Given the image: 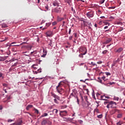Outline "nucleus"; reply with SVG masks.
<instances>
[{"instance_id": "22", "label": "nucleus", "mask_w": 125, "mask_h": 125, "mask_svg": "<svg viewBox=\"0 0 125 125\" xmlns=\"http://www.w3.org/2000/svg\"><path fill=\"white\" fill-rule=\"evenodd\" d=\"M1 27H2V28H6V27H7V25L5 23H3L1 25Z\"/></svg>"}, {"instance_id": "3", "label": "nucleus", "mask_w": 125, "mask_h": 125, "mask_svg": "<svg viewBox=\"0 0 125 125\" xmlns=\"http://www.w3.org/2000/svg\"><path fill=\"white\" fill-rule=\"evenodd\" d=\"M61 6L56 7L55 8L53 9V11L56 13H61Z\"/></svg>"}, {"instance_id": "41", "label": "nucleus", "mask_w": 125, "mask_h": 125, "mask_svg": "<svg viewBox=\"0 0 125 125\" xmlns=\"http://www.w3.org/2000/svg\"><path fill=\"white\" fill-rule=\"evenodd\" d=\"M83 54L82 53L81 54H80V55H79V57H81V58H83Z\"/></svg>"}, {"instance_id": "38", "label": "nucleus", "mask_w": 125, "mask_h": 125, "mask_svg": "<svg viewBox=\"0 0 125 125\" xmlns=\"http://www.w3.org/2000/svg\"><path fill=\"white\" fill-rule=\"evenodd\" d=\"M57 24V22L56 21H54L52 23L53 26H55V25H56Z\"/></svg>"}, {"instance_id": "39", "label": "nucleus", "mask_w": 125, "mask_h": 125, "mask_svg": "<svg viewBox=\"0 0 125 125\" xmlns=\"http://www.w3.org/2000/svg\"><path fill=\"white\" fill-rule=\"evenodd\" d=\"M14 43H16V42H12V43H11V46H15V45H13V44H14Z\"/></svg>"}, {"instance_id": "19", "label": "nucleus", "mask_w": 125, "mask_h": 125, "mask_svg": "<svg viewBox=\"0 0 125 125\" xmlns=\"http://www.w3.org/2000/svg\"><path fill=\"white\" fill-rule=\"evenodd\" d=\"M62 20H64V18H60L59 17H58V21L59 22H60V21H62Z\"/></svg>"}, {"instance_id": "49", "label": "nucleus", "mask_w": 125, "mask_h": 125, "mask_svg": "<svg viewBox=\"0 0 125 125\" xmlns=\"http://www.w3.org/2000/svg\"><path fill=\"white\" fill-rule=\"evenodd\" d=\"M78 123H79L80 124H83V121L82 120H80L78 121Z\"/></svg>"}, {"instance_id": "34", "label": "nucleus", "mask_w": 125, "mask_h": 125, "mask_svg": "<svg viewBox=\"0 0 125 125\" xmlns=\"http://www.w3.org/2000/svg\"><path fill=\"white\" fill-rule=\"evenodd\" d=\"M54 103H56V104H58V101L56 99H54Z\"/></svg>"}, {"instance_id": "31", "label": "nucleus", "mask_w": 125, "mask_h": 125, "mask_svg": "<svg viewBox=\"0 0 125 125\" xmlns=\"http://www.w3.org/2000/svg\"><path fill=\"white\" fill-rule=\"evenodd\" d=\"M36 66H37V65L33 64L32 67V68H33L34 69H35V70H36L37 69V67H36Z\"/></svg>"}, {"instance_id": "52", "label": "nucleus", "mask_w": 125, "mask_h": 125, "mask_svg": "<svg viewBox=\"0 0 125 125\" xmlns=\"http://www.w3.org/2000/svg\"><path fill=\"white\" fill-rule=\"evenodd\" d=\"M92 94V97H93V98H94V99H96L95 98V95H94V93H93Z\"/></svg>"}, {"instance_id": "15", "label": "nucleus", "mask_w": 125, "mask_h": 125, "mask_svg": "<svg viewBox=\"0 0 125 125\" xmlns=\"http://www.w3.org/2000/svg\"><path fill=\"white\" fill-rule=\"evenodd\" d=\"M99 83H102V84H104V85H106L107 84H106L105 83H102V80L101 79H100V78H99Z\"/></svg>"}, {"instance_id": "57", "label": "nucleus", "mask_w": 125, "mask_h": 125, "mask_svg": "<svg viewBox=\"0 0 125 125\" xmlns=\"http://www.w3.org/2000/svg\"><path fill=\"white\" fill-rule=\"evenodd\" d=\"M22 44H26V42H23L21 43L20 45H22Z\"/></svg>"}, {"instance_id": "23", "label": "nucleus", "mask_w": 125, "mask_h": 125, "mask_svg": "<svg viewBox=\"0 0 125 125\" xmlns=\"http://www.w3.org/2000/svg\"><path fill=\"white\" fill-rule=\"evenodd\" d=\"M89 65H92L93 66H97V64H96V63H95V62H91L90 63H89Z\"/></svg>"}, {"instance_id": "64", "label": "nucleus", "mask_w": 125, "mask_h": 125, "mask_svg": "<svg viewBox=\"0 0 125 125\" xmlns=\"http://www.w3.org/2000/svg\"><path fill=\"white\" fill-rule=\"evenodd\" d=\"M10 125H15V123L10 124Z\"/></svg>"}, {"instance_id": "48", "label": "nucleus", "mask_w": 125, "mask_h": 125, "mask_svg": "<svg viewBox=\"0 0 125 125\" xmlns=\"http://www.w3.org/2000/svg\"><path fill=\"white\" fill-rule=\"evenodd\" d=\"M56 99H57L58 100H60V97L58 96H57L56 97Z\"/></svg>"}, {"instance_id": "11", "label": "nucleus", "mask_w": 125, "mask_h": 125, "mask_svg": "<svg viewBox=\"0 0 125 125\" xmlns=\"http://www.w3.org/2000/svg\"><path fill=\"white\" fill-rule=\"evenodd\" d=\"M52 112H53V114H54V116H56V115H57V113H58V110L54 109Z\"/></svg>"}, {"instance_id": "51", "label": "nucleus", "mask_w": 125, "mask_h": 125, "mask_svg": "<svg viewBox=\"0 0 125 125\" xmlns=\"http://www.w3.org/2000/svg\"><path fill=\"white\" fill-rule=\"evenodd\" d=\"M95 111H96L97 113H99V109L96 108V109L95 110Z\"/></svg>"}, {"instance_id": "6", "label": "nucleus", "mask_w": 125, "mask_h": 125, "mask_svg": "<svg viewBox=\"0 0 125 125\" xmlns=\"http://www.w3.org/2000/svg\"><path fill=\"white\" fill-rule=\"evenodd\" d=\"M45 34L46 37H52L53 36V33L50 30L48 31Z\"/></svg>"}, {"instance_id": "18", "label": "nucleus", "mask_w": 125, "mask_h": 125, "mask_svg": "<svg viewBox=\"0 0 125 125\" xmlns=\"http://www.w3.org/2000/svg\"><path fill=\"white\" fill-rule=\"evenodd\" d=\"M0 58V61H4L6 59V57H2Z\"/></svg>"}, {"instance_id": "47", "label": "nucleus", "mask_w": 125, "mask_h": 125, "mask_svg": "<svg viewBox=\"0 0 125 125\" xmlns=\"http://www.w3.org/2000/svg\"><path fill=\"white\" fill-rule=\"evenodd\" d=\"M104 104V105H108L109 104V102H105Z\"/></svg>"}, {"instance_id": "8", "label": "nucleus", "mask_w": 125, "mask_h": 125, "mask_svg": "<svg viewBox=\"0 0 125 125\" xmlns=\"http://www.w3.org/2000/svg\"><path fill=\"white\" fill-rule=\"evenodd\" d=\"M60 1H58L57 0L54 1V2H53V5H54V6H60Z\"/></svg>"}, {"instance_id": "56", "label": "nucleus", "mask_w": 125, "mask_h": 125, "mask_svg": "<svg viewBox=\"0 0 125 125\" xmlns=\"http://www.w3.org/2000/svg\"><path fill=\"white\" fill-rule=\"evenodd\" d=\"M3 86L7 87V85L6 83H3Z\"/></svg>"}, {"instance_id": "10", "label": "nucleus", "mask_w": 125, "mask_h": 125, "mask_svg": "<svg viewBox=\"0 0 125 125\" xmlns=\"http://www.w3.org/2000/svg\"><path fill=\"white\" fill-rule=\"evenodd\" d=\"M67 111L64 110V111H61L60 113V115L61 117H62V114L63 115V116H66L67 115Z\"/></svg>"}, {"instance_id": "5", "label": "nucleus", "mask_w": 125, "mask_h": 125, "mask_svg": "<svg viewBox=\"0 0 125 125\" xmlns=\"http://www.w3.org/2000/svg\"><path fill=\"white\" fill-rule=\"evenodd\" d=\"M86 16L88 18H92L94 16V13L92 11L88 12L86 13Z\"/></svg>"}, {"instance_id": "21", "label": "nucleus", "mask_w": 125, "mask_h": 125, "mask_svg": "<svg viewBox=\"0 0 125 125\" xmlns=\"http://www.w3.org/2000/svg\"><path fill=\"white\" fill-rule=\"evenodd\" d=\"M123 124H124V123H123V121H120L119 122L117 123V125H123Z\"/></svg>"}, {"instance_id": "24", "label": "nucleus", "mask_w": 125, "mask_h": 125, "mask_svg": "<svg viewBox=\"0 0 125 125\" xmlns=\"http://www.w3.org/2000/svg\"><path fill=\"white\" fill-rule=\"evenodd\" d=\"M10 99H11V97H10V96H9V97H7V100L6 101H3V102L5 103V102H6V101H7L8 100H10Z\"/></svg>"}, {"instance_id": "40", "label": "nucleus", "mask_w": 125, "mask_h": 125, "mask_svg": "<svg viewBox=\"0 0 125 125\" xmlns=\"http://www.w3.org/2000/svg\"><path fill=\"white\" fill-rule=\"evenodd\" d=\"M14 121L13 120L11 119H8L7 120L8 123H11V122H13Z\"/></svg>"}, {"instance_id": "59", "label": "nucleus", "mask_w": 125, "mask_h": 125, "mask_svg": "<svg viewBox=\"0 0 125 125\" xmlns=\"http://www.w3.org/2000/svg\"><path fill=\"white\" fill-rule=\"evenodd\" d=\"M83 65H84V63H81L79 64V66H83Z\"/></svg>"}, {"instance_id": "36", "label": "nucleus", "mask_w": 125, "mask_h": 125, "mask_svg": "<svg viewBox=\"0 0 125 125\" xmlns=\"http://www.w3.org/2000/svg\"><path fill=\"white\" fill-rule=\"evenodd\" d=\"M122 117V114H118V115H117V118H121Z\"/></svg>"}, {"instance_id": "17", "label": "nucleus", "mask_w": 125, "mask_h": 125, "mask_svg": "<svg viewBox=\"0 0 125 125\" xmlns=\"http://www.w3.org/2000/svg\"><path fill=\"white\" fill-rule=\"evenodd\" d=\"M47 116H48V114L46 113H44L41 116V118H43V117H47Z\"/></svg>"}, {"instance_id": "55", "label": "nucleus", "mask_w": 125, "mask_h": 125, "mask_svg": "<svg viewBox=\"0 0 125 125\" xmlns=\"http://www.w3.org/2000/svg\"><path fill=\"white\" fill-rule=\"evenodd\" d=\"M49 113H50V116H51L52 115H54V114L53 113V112L52 111H50Z\"/></svg>"}, {"instance_id": "30", "label": "nucleus", "mask_w": 125, "mask_h": 125, "mask_svg": "<svg viewBox=\"0 0 125 125\" xmlns=\"http://www.w3.org/2000/svg\"><path fill=\"white\" fill-rule=\"evenodd\" d=\"M44 7H45L46 10H48V5L46 4V5H45Z\"/></svg>"}, {"instance_id": "54", "label": "nucleus", "mask_w": 125, "mask_h": 125, "mask_svg": "<svg viewBox=\"0 0 125 125\" xmlns=\"http://www.w3.org/2000/svg\"><path fill=\"white\" fill-rule=\"evenodd\" d=\"M102 79H103V80L104 81V82H105V81H106V80H105V79H106V77L103 76V77H102Z\"/></svg>"}, {"instance_id": "37", "label": "nucleus", "mask_w": 125, "mask_h": 125, "mask_svg": "<svg viewBox=\"0 0 125 125\" xmlns=\"http://www.w3.org/2000/svg\"><path fill=\"white\" fill-rule=\"evenodd\" d=\"M52 96H53V97H54V98H56L57 95H55V94H52Z\"/></svg>"}, {"instance_id": "43", "label": "nucleus", "mask_w": 125, "mask_h": 125, "mask_svg": "<svg viewBox=\"0 0 125 125\" xmlns=\"http://www.w3.org/2000/svg\"><path fill=\"white\" fill-rule=\"evenodd\" d=\"M35 113L36 114H39V110H38L37 109H35Z\"/></svg>"}, {"instance_id": "63", "label": "nucleus", "mask_w": 125, "mask_h": 125, "mask_svg": "<svg viewBox=\"0 0 125 125\" xmlns=\"http://www.w3.org/2000/svg\"><path fill=\"white\" fill-rule=\"evenodd\" d=\"M38 71L39 73H42V70H41V69H38Z\"/></svg>"}, {"instance_id": "16", "label": "nucleus", "mask_w": 125, "mask_h": 125, "mask_svg": "<svg viewBox=\"0 0 125 125\" xmlns=\"http://www.w3.org/2000/svg\"><path fill=\"white\" fill-rule=\"evenodd\" d=\"M122 51H123V48H120L116 51V52L120 53V52H122Z\"/></svg>"}, {"instance_id": "42", "label": "nucleus", "mask_w": 125, "mask_h": 125, "mask_svg": "<svg viewBox=\"0 0 125 125\" xmlns=\"http://www.w3.org/2000/svg\"><path fill=\"white\" fill-rule=\"evenodd\" d=\"M76 98H77V103L79 104H80V100H79V98H78V97H77Z\"/></svg>"}, {"instance_id": "14", "label": "nucleus", "mask_w": 125, "mask_h": 125, "mask_svg": "<svg viewBox=\"0 0 125 125\" xmlns=\"http://www.w3.org/2000/svg\"><path fill=\"white\" fill-rule=\"evenodd\" d=\"M47 123V121L45 120H44L42 121V125H45Z\"/></svg>"}, {"instance_id": "7", "label": "nucleus", "mask_w": 125, "mask_h": 125, "mask_svg": "<svg viewBox=\"0 0 125 125\" xmlns=\"http://www.w3.org/2000/svg\"><path fill=\"white\" fill-rule=\"evenodd\" d=\"M111 42H112V38H107L105 41L103 42V44H108V43H109Z\"/></svg>"}, {"instance_id": "20", "label": "nucleus", "mask_w": 125, "mask_h": 125, "mask_svg": "<svg viewBox=\"0 0 125 125\" xmlns=\"http://www.w3.org/2000/svg\"><path fill=\"white\" fill-rule=\"evenodd\" d=\"M49 44H48V45H50V46H53L52 45V40H49Z\"/></svg>"}, {"instance_id": "44", "label": "nucleus", "mask_w": 125, "mask_h": 125, "mask_svg": "<svg viewBox=\"0 0 125 125\" xmlns=\"http://www.w3.org/2000/svg\"><path fill=\"white\" fill-rule=\"evenodd\" d=\"M33 53H34V54H37V52L34 51L33 52H31L30 53V54L32 55V54H33Z\"/></svg>"}, {"instance_id": "13", "label": "nucleus", "mask_w": 125, "mask_h": 125, "mask_svg": "<svg viewBox=\"0 0 125 125\" xmlns=\"http://www.w3.org/2000/svg\"><path fill=\"white\" fill-rule=\"evenodd\" d=\"M30 108H33V105L29 104L27 106L26 109L28 111Z\"/></svg>"}, {"instance_id": "29", "label": "nucleus", "mask_w": 125, "mask_h": 125, "mask_svg": "<svg viewBox=\"0 0 125 125\" xmlns=\"http://www.w3.org/2000/svg\"><path fill=\"white\" fill-rule=\"evenodd\" d=\"M104 24L105 25H108V26H110V23L107 21L104 22Z\"/></svg>"}, {"instance_id": "61", "label": "nucleus", "mask_w": 125, "mask_h": 125, "mask_svg": "<svg viewBox=\"0 0 125 125\" xmlns=\"http://www.w3.org/2000/svg\"><path fill=\"white\" fill-rule=\"evenodd\" d=\"M71 28H70L69 29V32H68L69 34H71Z\"/></svg>"}, {"instance_id": "4", "label": "nucleus", "mask_w": 125, "mask_h": 125, "mask_svg": "<svg viewBox=\"0 0 125 125\" xmlns=\"http://www.w3.org/2000/svg\"><path fill=\"white\" fill-rule=\"evenodd\" d=\"M80 51L82 52L83 55H85V54H86V52H87V50L85 47H81L80 49Z\"/></svg>"}, {"instance_id": "25", "label": "nucleus", "mask_w": 125, "mask_h": 125, "mask_svg": "<svg viewBox=\"0 0 125 125\" xmlns=\"http://www.w3.org/2000/svg\"><path fill=\"white\" fill-rule=\"evenodd\" d=\"M82 21H83L84 26H86V23H87V21H84V20H82Z\"/></svg>"}, {"instance_id": "35", "label": "nucleus", "mask_w": 125, "mask_h": 125, "mask_svg": "<svg viewBox=\"0 0 125 125\" xmlns=\"http://www.w3.org/2000/svg\"><path fill=\"white\" fill-rule=\"evenodd\" d=\"M105 75L106 76H111V73L110 72H105Z\"/></svg>"}, {"instance_id": "2", "label": "nucleus", "mask_w": 125, "mask_h": 125, "mask_svg": "<svg viewBox=\"0 0 125 125\" xmlns=\"http://www.w3.org/2000/svg\"><path fill=\"white\" fill-rule=\"evenodd\" d=\"M116 106H117V103L114 101L109 102L108 104L106 105V107L107 109L109 108H116Z\"/></svg>"}, {"instance_id": "62", "label": "nucleus", "mask_w": 125, "mask_h": 125, "mask_svg": "<svg viewBox=\"0 0 125 125\" xmlns=\"http://www.w3.org/2000/svg\"><path fill=\"white\" fill-rule=\"evenodd\" d=\"M104 29H108V26H106L104 27Z\"/></svg>"}, {"instance_id": "46", "label": "nucleus", "mask_w": 125, "mask_h": 125, "mask_svg": "<svg viewBox=\"0 0 125 125\" xmlns=\"http://www.w3.org/2000/svg\"><path fill=\"white\" fill-rule=\"evenodd\" d=\"M97 64H102L103 63V62L102 61H100V62H98Z\"/></svg>"}, {"instance_id": "9", "label": "nucleus", "mask_w": 125, "mask_h": 125, "mask_svg": "<svg viewBox=\"0 0 125 125\" xmlns=\"http://www.w3.org/2000/svg\"><path fill=\"white\" fill-rule=\"evenodd\" d=\"M46 54H47V51L45 49H43V54L41 57L44 58L46 56Z\"/></svg>"}, {"instance_id": "53", "label": "nucleus", "mask_w": 125, "mask_h": 125, "mask_svg": "<svg viewBox=\"0 0 125 125\" xmlns=\"http://www.w3.org/2000/svg\"><path fill=\"white\" fill-rule=\"evenodd\" d=\"M105 1V0H101V3L102 4V3H104V2Z\"/></svg>"}, {"instance_id": "1", "label": "nucleus", "mask_w": 125, "mask_h": 125, "mask_svg": "<svg viewBox=\"0 0 125 125\" xmlns=\"http://www.w3.org/2000/svg\"><path fill=\"white\" fill-rule=\"evenodd\" d=\"M63 85H64V82L63 81H61L56 87L57 91L58 93H60V94H62V93L64 92V90L62 88Z\"/></svg>"}, {"instance_id": "12", "label": "nucleus", "mask_w": 125, "mask_h": 125, "mask_svg": "<svg viewBox=\"0 0 125 125\" xmlns=\"http://www.w3.org/2000/svg\"><path fill=\"white\" fill-rule=\"evenodd\" d=\"M22 121L21 120L20 121H18L16 122L15 124V125H22Z\"/></svg>"}, {"instance_id": "33", "label": "nucleus", "mask_w": 125, "mask_h": 125, "mask_svg": "<svg viewBox=\"0 0 125 125\" xmlns=\"http://www.w3.org/2000/svg\"><path fill=\"white\" fill-rule=\"evenodd\" d=\"M21 48H28V46L23 45L22 46H21Z\"/></svg>"}, {"instance_id": "50", "label": "nucleus", "mask_w": 125, "mask_h": 125, "mask_svg": "<svg viewBox=\"0 0 125 125\" xmlns=\"http://www.w3.org/2000/svg\"><path fill=\"white\" fill-rule=\"evenodd\" d=\"M0 78H2V79H3V76H2V73H0Z\"/></svg>"}, {"instance_id": "32", "label": "nucleus", "mask_w": 125, "mask_h": 125, "mask_svg": "<svg viewBox=\"0 0 125 125\" xmlns=\"http://www.w3.org/2000/svg\"><path fill=\"white\" fill-rule=\"evenodd\" d=\"M50 25H51V23H50L49 22L46 23V27H49V26H50Z\"/></svg>"}, {"instance_id": "26", "label": "nucleus", "mask_w": 125, "mask_h": 125, "mask_svg": "<svg viewBox=\"0 0 125 125\" xmlns=\"http://www.w3.org/2000/svg\"><path fill=\"white\" fill-rule=\"evenodd\" d=\"M103 117V115L102 114L98 115V116H97V117H98L99 119H102Z\"/></svg>"}, {"instance_id": "60", "label": "nucleus", "mask_w": 125, "mask_h": 125, "mask_svg": "<svg viewBox=\"0 0 125 125\" xmlns=\"http://www.w3.org/2000/svg\"><path fill=\"white\" fill-rule=\"evenodd\" d=\"M73 39V36H70L69 38V40H72Z\"/></svg>"}, {"instance_id": "45", "label": "nucleus", "mask_w": 125, "mask_h": 125, "mask_svg": "<svg viewBox=\"0 0 125 125\" xmlns=\"http://www.w3.org/2000/svg\"><path fill=\"white\" fill-rule=\"evenodd\" d=\"M115 100H116V101H119V97H115L114 98Z\"/></svg>"}, {"instance_id": "27", "label": "nucleus", "mask_w": 125, "mask_h": 125, "mask_svg": "<svg viewBox=\"0 0 125 125\" xmlns=\"http://www.w3.org/2000/svg\"><path fill=\"white\" fill-rule=\"evenodd\" d=\"M115 8H116V6H112L108 7V9H115Z\"/></svg>"}, {"instance_id": "28", "label": "nucleus", "mask_w": 125, "mask_h": 125, "mask_svg": "<svg viewBox=\"0 0 125 125\" xmlns=\"http://www.w3.org/2000/svg\"><path fill=\"white\" fill-rule=\"evenodd\" d=\"M107 52H108V50H104V51L102 52V53H103V54H106V53H107Z\"/></svg>"}, {"instance_id": "58", "label": "nucleus", "mask_w": 125, "mask_h": 125, "mask_svg": "<svg viewBox=\"0 0 125 125\" xmlns=\"http://www.w3.org/2000/svg\"><path fill=\"white\" fill-rule=\"evenodd\" d=\"M76 0L77 1H82L83 2H84V1L83 0Z\"/></svg>"}]
</instances>
